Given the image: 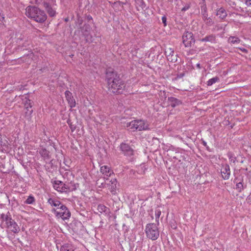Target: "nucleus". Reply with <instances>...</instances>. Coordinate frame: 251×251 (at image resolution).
<instances>
[{
	"label": "nucleus",
	"mask_w": 251,
	"mask_h": 251,
	"mask_svg": "<svg viewBox=\"0 0 251 251\" xmlns=\"http://www.w3.org/2000/svg\"><path fill=\"white\" fill-rule=\"evenodd\" d=\"M106 77L110 92L116 94L122 93L125 88L124 83L113 68H109L106 70Z\"/></svg>",
	"instance_id": "obj_1"
},
{
	"label": "nucleus",
	"mask_w": 251,
	"mask_h": 251,
	"mask_svg": "<svg viewBox=\"0 0 251 251\" xmlns=\"http://www.w3.org/2000/svg\"><path fill=\"white\" fill-rule=\"evenodd\" d=\"M26 16L36 22L43 23L47 19L45 12L35 6L28 7L26 9Z\"/></svg>",
	"instance_id": "obj_2"
},
{
	"label": "nucleus",
	"mask_w": 251,
	"mask_h": 251,
	"mask_svg": "<svg viewBox=\"0 0 251 251\" xmlns=\"http://www.w3.org/2000/svg\"><path fill=\"white\" fill-rule=\"evenodd\" d=\"M126 126L131 131L147 130L149 128V124L145 121L136 120L127 123Z\"/></svg>",
	"instance_id": "obj_3"
},
{
	"label": "nucleus",
	"mask_w": 251,
	"mask_h": 251,
	"mask_svg": "<svg viewBox=\"0 0 251 251\" xmlns=\"http://www.w3.org/2000/svg\"><path fill=\"white\" fill-rule=\"evenodd\" d=\"M0 218L2 219V222H5L7 227L10 231L14 233H17L19 232V226L14 220L12 219L10 215L8 214L5 215L2 213L0 215Z\"/></svg>",
	"instance_id": "obj_4"
},
{
	"label": "nucleus",
	"mask_w": 251,
	"mask_h": 251,
	"mask_svg": "<svg viewBox=\"0 0 251 251\" xmlns=\"http://www.w3.org/2000/svg\"><path fill=\"white\" fill-rule=\"evenodd\" d=\"M145 232L147 236L152 240H156L159 235L157 225L154 223L147 224L146 226Z\"/></svg>",
	"instance_id": "obj_5"
},
{
	"label": "nucleus",
	"mask_w": 251,
	"mask_h": 251,
	"mask_svg": "<svg viewBox=\"0 0 251 251\" xmlns=\"http://www.w3.org/2000/svg\"><path fill=\"white\" fill-rule=\"evenodd\" d=\"M52 211L58 219L65 220L68 219L71 216L70 211L64 205H61L60 208H53Z\"/></svg>",
	"instance_id": "obj_6"
},
{
	"label": "nucleus",
	"mask_w": 251,
	"mask_h": 251,
	"mask_svg": "<svg viewBox=\"0 0 251 251\" xmlns=\"http://www.w3.org/2000/svg\"><path fill=\"white\" fill-rule=\"evenodd\" d=\"M182 41L185 47H191L195 42L193 34L189 31H185L182 35Z\"/></svg>",
	"instance_id": "obj_7"
},
{
	"label": "nucleus",
	"mask_w": 251,
	"mask_h": 251,
	"mask_svg": "<svg viewBox=\"0 0 251 251\" xmlns=\"http://www.w3.org/2000/svg\"><path fill=\"white\" fill-rule=\"evenodd\" d=\"M100 172L104 176L103 178L105 180L114 174L113 171L108 165L100 166Z\"/></svg>",
	"instance_id": "obj_8"
},
{
	"label": "nucleus",
	"mask_w": 251,
	"mask_h": 251,
	"mask_svg": "<svg viewBox=\"0 0 251 251\" xmlns=\"http://www.w3.org/2000/svg\"><path fill=\"white\" fill-rule=\"evenodd\" d=\"M53 188L56 191L60 192H66L68 190V188L66 187V185L59 180H56L54 182Z\"/></svg>",
	"instance_id": "obj_9"
},
{
	"label": "nucleus",
	"mask_w": 251,
	"mask_h": 251,
	"mask_svg": "<svg viewBox=\"0 0 251 251\" xmlns=\"http://www.w3.org/2000/svg\"><path fill=\"white\" fill-rule=\"evenodd\" d=\"M120 149L126 155L130 156L133 154V151L128 144L122 143Z\"/></svg>",
	"instance_id": "obj_10"
},
{
	"label": "nucleus",
	"mask_w": 251,
	"mask_h": 251,
	"mask_svg": "<svg viewBox=\"0 0 251 251\" xmlns=\"http://www.w3.org/2000/svg\"><path fill=\"white\" fill-rule=\"evenodd\" d=\"M65 95L71 108L75 107V101L72 96V93L69 91H66L65 93Z\"/></svg>",
	"instance_id": "obj_11"
},
{
	"label": "nucleus",
	"mask_w": 251,
	"mask_h": 251,
	"mask_svg": "<svg viewBox=\"0 0 251 251\" xmlns=\"http://www.w3.org/2000/svg\"><path fill=\"white\" fill-rule=\"evenodd\" d=\"M221 174L224 179H228L230 175V171L229 166L226 165L223 166L221 169Z\"/></svg>",
	"instance_id": "obj_12"
},
{
	"label": "nucleus",
	"mask_w": 251,
	"mask_h": 251,
	"mask_svg": "<svg viewBox=\"0 0 251 251\" xmlns=\"http://www.w3.org/2000/svg\"><path fill=\"white\" fill-rule=\"evenodd\" d=\"M117 181L116 179L113 178L111 179L110 181V183H109V185L107 186V187H109V189L111 193H112L113 194H115L116 192V187H117Z\"/></svg>",
	"instance_id": "obj_13"
},
{
	"label": "nucleus",
	"mask_w": 251,
	"mask_h": 251,
	"mask_svg": "<svg viewBox=\"0 0 251 251\" xmlns=\"http://www.w3.org/2000/svg\"><path fill=\"white\" fill-rule=\"evenodd\" d=\"M48 201L51 206L54 207L53 208H60L61 205H63L60 201L55 199L50 198Z\"/></svg>",
	"instance_id": "obj_14"
},
{
	"label": "nucleus",
	"mask_w": 251,
	"mask_h": 251,
	"mask_svg": "<svg viewBox=\"0 0 251 251\" xmlns=\"http://www.w3.org/2000/svg\"><path fill=\"white\" fill-rule=\"evenodd\" d=\"M0 145L2 147V149L5 151H7L9 149V144L8 141L6 139H2L1 135H0Z\"/></svg>",
	"instance_id": "obj_15"
},
{
	"label": "nucleus",
	"mask_w": 251,
	"mask_h": 251,
	"mask_svg": "<svg viewBox=\"0 0 251 251\" xmlns=\"http://www.w3.org/2000/svg\"><path fill=\"white\" fill-rule=\"evenodd\" d=\"M23 35H21L20 37L17 38V42L19 44L18 48V50H22L23 47H26L29 45V43L27 41H25L21 45L20 42L23 40Z\"/></svg>",
	"instance_id": "obj_16"
},
{
	"label": "nucleus",
	"mask_w": 251,
	"mask_h": 251,
	"mask_svg": "<svg viewBox=\"0 0 251 251\" xmlns=\"http://www.w3.org/2000/svg\"><path fill=\"white\" fill-rule=\"evenodd\" d=\"M97 209L99 212L104 213L105 215L108 214L110 213L109 209L103 204H99L98 206Z\"/></svg>",
	"instance_id": "obj_17"
},
{
	"label": "nucleus",
	"mask_w": 251,
	"mask_h": 251,
	"mask_svg": "<svg viewBox=\"0 0 251 251\" xmlns=\"http://www.w3.org/2000/svg\"><path fill=\"white\" fill-rule=\"evenodd\" d=\"M33 56V53L30 52L29 53H28L26 55H24L22 57H21L20 58V61L25 62H31L32 61Z\"/></svg>",
	"instance_id": "obj_18"
},
{
	"label": "nucleus",
	"mask_w": 251,
	"mask_h": 251,
	"mask_svg": "<svg viewBox=\"0 0 251 251\" xmlns=\"http://www.w3.org/2000/svg\"><path fill=\"white\" fill-rule=\"evenodd\" d=\"M75 248L74 247L69 244H66L63 245L60 249V251H74Z\"/></svg>",
	"instance_id": "obj_19"
},
{
	"label": "nucleus",
	"mask_w": 251,
	"mask_h": 251,
	"mask_svg": "<svg viewBox=\"0 0 251 251\" xmlns=\"http://www.w3.org/2000/svg\"><path fill=\"white\" fill-rule=\"evenodd\" d=\"M215 40L216 37L214 35L206 36L205 37L200 40L201 42H210L211 43L215 42Z\"/></svg>",
	"instance_id": "obj_20"
},
{
	"label": "nucleus",
	"mask_w": 251,
	"mask_h": 251,
	"mask_svg": "<svg viewBox=\"0 0 251 251\" xmlns=\"http://www.w3.org/2000/svg\"><path fill=\"white\" fill-rule=\"evenodd\" d=\"M39 154L43 157L45 159L49 158V151H48L46 149L42 148L39 151Z\"/></svg>",
	"instance_id": "obj_21"
},
{
	"label": "nucleus",
	"mask_w": 251,
	"mask_h": 251,
	"mask_svg": "<svg viewBox=\"0 0 251 251\" xmlns=\"http://www.w3.org/2000/svg\"><path fill=\"white\" fill-rule=\"evenodd\" d=\"M22 100L24 101L25 106L26 109H28L29 107L31 108L32 107L30 100L27 98L26 96H23Z\"/></svg>",
	"instance_id": "obj_22"
},
{
	"label": "nucleus",
	"mask_w": 251,
	"mask_h": 251,
	"mask_svg": "<svg viewBox=\"0 0 251 251\" xmlns=\"http://www.w3.org/2000/svg\"><path fill=\"white\" fill-rule=\"evenodd\" d=\"M228 42L232 44L235 45L239 44L240 42V40L237 37L231 36L228 38Z\"/></svg>",
	"instance_id": "obj_23"
},
{
	"label": "nucleus",
	"mask_w": 251,
	"mask_h": 251,
	"mask_svg": "<svg viewBox=\"0 0 251 251\" xmlns=\"http://www.w3.org/2000/svg\"><path fill=\"white\" fill-rule=\"evenodd\" d=\"M167 59L170 63H175L177 61L176 55L172 54L168 56Z\"/></svg>",
	"instance_id": "obj_24"
},
{
	"label": "nucleus",
	"mask_w": 251,
	"mask_h": 251,
	"mask_svg": "<svg viewBox=\"0 0 251 251\" xmlns=\"http://www.w3.org/2000/svg\"><path fill=\"white\" fill-rule=\"evenodd\" d=\"M201 13L202 15V18L204 20H208V14L206 11V7L205 6H203L201 7Z\"/></svg>",
	"instance_id": "obj_25"
},
{
	"label": "nucleus",
	"mask_w": 251,
	"mask_h": 251,
	"mask_svg": "<svg viewBox=\"0 0 251 251\" xmlns=\"http://www.w3.org/2000/svg\"><path fill=\"white\" fill-rule=\"evenodd\" d=\"M110 3L112 5H114L117 3H118L119 5H126L127 3V0H121L117 1H115L114 2H111V1H109Z\"/></svg>",
	"instance_id": "obj_26"
},
{
	"label": "nucleus",
	"mask_w": 251,
	"mask_h": 251,
	"mask_svg": "<svg viewBox=\"0 0 251 251\" xmlns=\"http://www.w3.org/2000/svg\"><path fill=\"white\" fill-rule=\"evenodd\" d=\"M136 4L142 9L146 8V5L143 0H135Z\"/></svg>",
	"instance_id": "obj_27"
},
{
	"label": "nucleus",
	"mask_w": 251,
	"mask_h": 251,
	"mask_svg": "<svg viewBox=\"0 0 251 251\" xmlns=\"http://www.w3.org/2000/svg\"><path fill=\"white\" fill-rule=\"evenodd\" d=\"M35 202V199L32 196H29L25 201V203L28 204H33Z\"/></svg>",
	"instance_id": "obj_28"
},
{
	"label": "nucleus",
	"mask_w": 251,
	"mask_h": 251,
	"mask_svg": "<svg viewBox=\"0 0 251 251\" xmlns=\"http://www.w3.org/2000/svg\"><path fill=\"white\" fill-rule=\"evenodd\" d=\"M47 11L50 17H54L56 15L55 11L53 9L51 6L48 8Z\"/></svg>",
	"instance_id": "obj_29"
},
{
	"label": "nucleus",
	"mask_w": 251,
	"mask_h": 251,
	"mask_svg": "<svg viewBox=\"0 0 251 251\" xmlns=\"http://www.w3.org/2000/svg\"><path fill=\"white\" fill-rule=\"evenodd\" d=\"M236 189L240 192L244 189V186L241 181L238 182L237 181V184L236 185Z\"/></svg>",
	"instance_id": "obj_30"
},
{
	"label": "nucleus",
	"mask_w": 251,
	"mask_h": 251,
	"mask_svg": "<svg viewBox=\"0 0 251 251\" xmlns=\"http://www.w3.org/2000/svg\"><path fill=\"white\" fill-rule=\"evenodd\" d=\"M161 212L160 210L157 209L155 211V220L156 222H157L158 223H159V218L161 215Z\"/></svg>",
	"instance_id": "obj_31"
},
{
	"label": "nucleus",
	"mask_w": 251,
	"mask_h": 251,
	"mask_svg": "<svg viewBox=\"0 0 251 251\" xmlns=\"http://www.w3.org/2000/svg\"><path fill=\"white\" fill-rule=\"evenodd\" d=\"M170 100L172 102V103L171 104L172 107H175L176 105L178 104L179 102V101L174 98H170Z\"/></svg>",
	"instance_id": "obj_32"
},
{
	"label": "nucleus",
	"mask_w": 251,
	"mask_h": 251,
	"mask_svg": "<svg viewBox=\"0 0 251 251\" xmlns=\"http://www.w3.org/2000/svg\"><path fill=\"white\" fill-rule=\"evenodd\" d=\"M5 21V17L3 14V12L0 8V24L3 23Z\"/></svg>",
	"instance_id": "obj_33"
},
{
	"label": "nucleus",
	"mask_w": 251,
	"mask_h": 251,
	"mask_svg": "<svg viewBox=\"0 0 251 251\" xmlns=\"http://www.w3.org/2000/svg\"><path fill=\"white\" fill-rule=\"evenodd\" d=\"M218 80L217 77H213L211 79H209L207 81L208 85H212L213 84L215 83Z\"/></svg>",
	"instance_id": "obj_34"
},
{
	"label": "nucleus",
	"mask_w": 251,
	"mask_h": 251,
	"mask_svg": "<svg viewBox=\"0 0 251 251\" xmlns=\"http://www.w3.org/2000/svg\"><path fill=\"white\" fill-rule=\"evenodd\" d=\"M42 4L46 10L51 6L49 2L45 1H43L42 3Z\"/></svg>",
	"instance_id": "obj_35"
},
{
	"label": "nucleus",
	"mask_w": 251,
	"mask_h": 251,
	"mask_svg": "<svg viewBox=\"0 0 251 251\" xmlns=\"http://www.w3.org/2000/svg\"><path fill=\"white\" fill-rule=\"evenodd\" d=\"M227 14L225 9L221 8V19H224L226 16Z\"/></svg>",
	"instance_id": "obj_36"
},
{
	"label": "nucleus",
	"mask_w": 251,
	"mask_h": 251,
	"mask_svg": "<svg viewBox=\"0 0 251 251\" xmlns=\"http://www.w3.org/2000/svg\"><path fill=\"white\" fill-rule=\"evenodd\" d=\"M162 21L164 26L167 25V18L165 16H163L162 17Z\"/></svg>",
	"instance_id": "obj_37"
},
{
	"label": "nucleus",
	"mask_w": 251,
	"mask_h": 251,
	"mask_svg": "<svg viewBox=\"0 0 251 251\" xmlns=\"http://www.w3.org/2000/svg\"><path fill=\"white\" fill-rule=\"evenodd\" d=\"M190 8V5L189 4H186L185 6H184L181 9V11H185L187 10Z\"/></svg>",
	"instance_id": "obj_38"
},
{
	"label": "nucleus",
	"mask_w": 251,
	"mask_h": 251,
	"mask_svg": "<svg viewBox=\"0 0 251 251\" xmlns=\"http://www.w3.org/2000/svg\"><path fill=\"white\" fill-rule=\"evenodd\" d=\"M86 20L88 21V22H90L91 21H93V18H92V17L90 15H87L86 16Z\"/></svg>",
	"instance_id": "obj_39"
},
{
	"label": "nucleus",
	"mask_w": 251,
	"mask_h": 251,
	"mask_svg": "<svg viewBox=\"0 0 251 251\" xmlns=\"http://www.w3.org/2000/svg\"><path fill=\"white\" fill-rule=\"evenodd\" d=\"M84 27H85V31H89L90 29V25H84Z\"/></svg>",
	"instance_id": "obj_40"
},
{
	"label": "nucleus",
	"mask_w": 251,
	"mask_h": 251,
	"mask_svg": "<svg viewBox=\"0 0 251 251\" xmlns=\"http://www.w3.org/2000/svg\"><path fill=\"white\" fill-rule=\"evenodd\" d=\"M246 4L247 6H251V0H246Z\"/></svg>",
	"instance_id": "obj_41"
},
{
	"label": "nucleus",
	"mask_w": 251,
	"mask_h": 251,
	"mask_svg": "<svg viewBox=\"0 0 251 251\" xmlns=\"http://www.w3.org/2000/svg\"><path fill=\"white\" fill-rule=\"evenodd\" d=\"M109 185V184H107V183H101V186H100V187H102V188L106 187Z\"/></svg>",
	"instance_id": "obj_42"
},
{
	"label": "nucleus",
	"mask_w": 251,
	"mask_h": 251,
	"mask_svg": "<svg viewBox=\"0 0 251 251\" xmlns=\"http://www.w3.org/2000/svg\"><path fill=\"white\" fill-rule=\"evenodd\" d=\"M239 49L243 52H247V50L246 49L244 48H239Z\"/></svg>",
	"instance_id": "obj_43"
},
{
	"label": "nucleus",
	"mask_w": 251,
	"mask_h": 251,
	"mask_svg": "<svg viewBox=\"0 0 251 251\" xmlns=\"http://www.w3.org/2000/svg\"><path fill=\"white\" fill-rule=\"evenodd\" d=\"M172 227L174 229H175L176 228V226L175 225L172 226Z\"/></svg>",
	"instance_id": "obj_44"
},
{
	"label": "nucleus",
	"mask_w": 251,
	"mask_h": 251,
	"mask_svg": "<svg viewBox=\"0 0 251 251\" xmlns=\"http://www.w3.org/2000/svg\"><path fill=\"white\" fill-rule=\"evenodd\" d=\"M197 67L200 68V64H197Z\"/></svg>",
	"instance_id": "obj_45"
},
{
	"label": "nucleus",
	"mask_w": 251,
	"mask_h": 251,
	"mask_svg": "<svg viewBox=\"0 0 251 251\" xmlns=\"http://www.w3.org/2000/svg\"><path fill=\"white\" fill-rule=\"evenodd\" d=\"M32 110H30V111H29V114H31V113H32Z\"/></svg>",
	"instance_id": "obj_46"
},
{
	"label": "nucleus",
	"mask_w": 251,
	"mask_h": 251,
	"mask_svg": "<svg viewBox=\"0 0 251 251\" xmlns=\"http://www.w3.org/2000/svg\"><path fill=\"white\" fill-rule=\"evenodd\" d=\"M82 20H81L80 23V24H82Z\"/></svg>",
	"instance_id": "obj_47"
},
{
	"label": "nucleus",
	"mask_w": 251,
	"mask_h": 251,
	"mask_svg": "<svg viewBox=\"0 0 251 251\" xmlns=\"http://www.w3.org/2000/svg\"><path fill=\"white\" fill-rule=\"evenodd\" d=\"M142 165H143V167H145V164H143Z\"/></svg>",
	"instance_id": "obj_48"
},
{
	"label": "nucleus",
	"mask_w": 251,
	"mask_h": 251,
	"mask_svg": "<svg viewBox=\"0 0 251 251\" xmlns=\"http://www.w3.org/2000/svg\"><path fill=\"white\" fill-rule=\"evenodd\" d=\"M65 21H68V19H65Z\"/></svg>",
	"instance_id": "obj_49"
}]
</instances>
